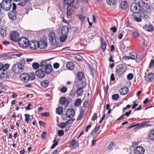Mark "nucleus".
<instances>
[{
	"label": "nucleus",
	"mask_w": 154,
	"mask_h": 154,
	"mask_svg": "<svg viewBox=\"0 0 154 154\" xmlns=\"http://www.w3.org/2000/svg\"><path fill=\"white\" fill-rule=\"evenodd\" d=\"M121 8L123 10H125L128 7V4L126 1H122L120 4Z\"/></svg>",
	"instance_id": "b1692460"
},
{
	"label": "nucleus",
	"mask_w": 154,
	"mask_h": 154,
	"mask_svg": "<svg viewBox=\"0 0 154 154\" xmlns=\"http://www.w3.org/2000/svg\"><path fill=\"white\" fill-rule=\"evenodd\" d=\"M148 123L147 122H145L140 125V126L137 127L138 129H140L142 128H143L145 127H147Z\"/></svg>",
	"instance_id": "ea45409f"
},
{
	"label": "nucleus",
	"mask_w": 154,
	"mask_h": 154,
	"mask_svg": "<svg viewBox=\"0 0 154 154\" xmlns=\"http://www.w3.org/2000/svg\"><path fill=\"white\" fill-rule=\"evenodd\" d=\"M101 47L102 50L103 51H104L106 49V43H104L101 44Z\"/></svg>",
	"instance_id": "864d4df0"
},
{
	"label": "nucleus",
	"mask_w": 154,
	"mask_h": 154,
	"mask_svg": "<svg viewBox=\"0 0 154 154\" xmlns=\"http://www.w3.org/2000/svg\"><path fill=\"white\" fill-rule=\"evenodd\" d=\"M75 111L73 109H68L66 111V115L69 118H72L75 115Z\"/></svg>",
	"instance_id": "4468645a"
},
{
	"label": "nucleus",
	"mask_w": 154,
	"mask_h": 154,
	"mask_svg": "<svg viewBox=\"0 0 154 154\" xmlns=\"http://www.w3.org/2000/svg\"><path fill=\"white\" fill-rule=\"evenodd\" d=\"M6 29L3 27L0 28V34L3 36L6 35Z\"/></svg>",
	"instance_id": "473e14b6"
},
{
	"label": "nucleus",
	"mask_w": 154,
	"mask_h": 154,
	"mask_svg": "<svg viewBox=\"0 0 154 154\" xmlns=\"http://www.w3.org/2000/svg\"><path fill=\"white\" fill-rule=\"evenodd\" d=\"M49 41H51V39L54 38L56 37L55 35V34L54 32H51L49 34Z\"/></svg>",
	"instance_id": "4c0bfd02"
},
{
	"label": "nucleus",
	"mask_w": 154,
	"mask_h": 154,
	"mask_svg": "<svg viewBox=\"0 0 154 154\" xmlns=\"http://www.w3.org/2000/svg\"><path fill=\"white\" fill-rule=\"evenodd\" d=\"M24 116L25 117V121L26 122H28L30 120V118H29V114H25Z\"/></svg>",
	"instance_id": "bf43d9fd"
},
{
	"label": "nucleus",
	"mask_w": 154,
	"mask_h": 154,
	"mask_svg": "<svg viewBox=\"0 0 154 154\" xmlns=\"http://www.w3.org/2000/svg\"><path fill=\"white\" fill-rule=\"evenodd\" d=\"M154 73L152 72H149L148 74L147 75L145 76V80L146 82H149L152 81L154 78Z\"/></svg>",
	"instance_id": "ddd939ff"
},
{
	"label": "nucleus",
	"mask_w": 154,
	"mask_h": 154,
	"mask_svg": "<svg viewBox=\"0 0 154 154\" xmlns=\"http://www.w3.org/2000/svg\"><path fill=\"white\" fill-rule=\"evenodd\" d=\"M39 48L40 49H44L45 48L47 45V42L45 40H41L40 42H39Z\"/></svg>",
	"instance_id": "412c9836"
},
{
	"label": "nucleus",
	"mask_w": 154,
	"mask_h": 154,
	"mask_svg": "<svg viewBox=\"0 0 154 154\" xmlns=\"http://www.w3.org/2000/svg\"><path fill=\"white\" fill-rule=\"evenodd\" d=\"M60 103L62 105H65L66 106L68 105L69 103V101L67 100L65 97H61Z\"/></svg>",
	"instance_id": "a211bd4d"
},
{
	"label": "nucleus",
	"mask_w": 154,
	"mask_h": 154,
	"mask_svg": "<svg viewBox=\"0 0 154 154\" xmlns=\"http://www.w3.org/2000/svg\"><path fill=\"white\" fill-rule=\"evenodd\" d=\"M75 120V119H72L68 120L66 122V125H70L72 124Z\"/></svg>",
	"instance_id": "603ef678"
},
{
	"label": "nucleus",
	"mask_w": 154,
	"mask_h": 154,
	"mask_svg": "<svg viewBox=\"0 0 154 154\" xmlns=\"http://www.w3.org/2000/svg\"><path fill=\"white\" fill-rule=\"evenodd\" d=\"M154 65V60L153 59H152L151 60L150 62L148 68L149 69H151L152 68Z\"/></svg>",
	"instance_id": "09e8293b"
},
{
	"label": "nucleus",
	"mask_w": 154,
	"mask_h": 154,
	"mask_svg": "<svg viewBox=\"0 0 154 154\" xmlns=\"http://www.w3.org/2000/svg\"><path fill=\"white\" fill-rule=\"evenodd\" d=\"M53 143V144L51 147V149H54L58 144V141L55 139L54 140Z\"/></svg>",
	"instance_id": "de8ad7c7"
},
{
	"label": "nucleus",
	"mask_w": 154,
	"mask_h": 154,
	"mask_svg": "<svg viewBox=\"0 0 154 154\" xmlns=\"http://www.w3.org/2000/svg\"><path fill=\"white\" fill-rule=\"evenodd\" d=\"M119 97V95L118 94H114L112 96V99L114 100H117Z\"/></svg>",
	"instance_id": "a18cd8bd"
},
{
	"label": "nucleus",
	"mask_w": 154,
	"mask_h": 154,
	"mask_svg": "<svg viewBox=\"0 0 154 154\" xmlns=\"http://www.w3.org/2000/svg\"><path fill=\"white\" fill-rule=\"evenodd\" d=\"M66 66L68 69L71 70H73L75 66L74 63L71 62H67L66 64Z\"/></svg>",
	"instance_id": "6ab92c4d"
},
{
	"label": "nucleus",
	"mask_w": 154,
	"mask_h": 154,
	"mask_svg": "<svg viewBox=\"0 0 154 154\" xmlns=\"http://www.w3.org/2000/svg\"><path fill=\"white\" fill-rule=\"evenodd\" d=\"M128 92V89L126 87L122 88L119 91L120 94L122 95H125L127 94Z\"/></svg>",
	"instance_id": "5701e85b"
},
{
	"label": "nucleus",
	"mask_w": 154,
	"mask_h": 154,
	"mask_svg": "<svg viewBox=\"0 0 154 154\" xmlns=\"http://www.w3.org/2000/svg\"><path fill=\"white\" fill-rule=\"evenodd\" d=\"M144 29L148 32H152L153 30V26L150 24L146 25L143 26Z\"/></svg>",
	"instance_id": "4be33fe9"
},
{
	"label": "nucleus",
	"mask_w": 154,
	"mask_h": 154,
	"mask_svg": "<svg viewBox=\"0 0 154 154\" xmlns=\"http://www.w3.org/2000/svg\"><path fill=\"white\" fill-rule=\"evenodd\" d=\"M134 19L135 21H136L137 22H140L141 21L142 19H141V17H138L136 16H134Z\"/></svg>",
	"instance_id": "13d9d810"
},
{
	"label": "nucleus",
	"mask_w": 154,
	"mask_h": 154,
	"mask_svg": "<svg viewBox=\"0 0 154 154\" xmlns=\"http://www.w3.org/2000/svg\"><path fill=\"white\" fill-rule=\"evenodd\" d=\"M73 13L72 11V10H70V7L69 6H67V8L66 15L68 18H69L70 17L71 15Z\"/></svg>",
	"instance_id": "c756f323"
},
{
	"label": "nucleus",
	"mask_w": 154,
	"mask_h": 154,
	"mask_svg": "<svg viewBox=\"0 0 154 154\" xmlns=\"http://www.w3.org/2000/svg\"><path fill=\"white\" fill-rule=\"evenodd\" d=\"M18 44L20 47L26 48L28 47L29 42L28 39L25 37H21L18 40Z\"/></svg>",
	"instance_id": "39448f33"
},
{
	"label": "nucleus",
	"mask_w": 154,
	"mask_h": 154,
	"mask_svg": "<svg viewBox=\"0 0 154 154\" xmlns=\"http://www.w3.org/2000/svg\"><path fill=\"white\" fill-rule=\"evenodd\" d=\"M30 77L29 75L26 72H23L20 75V79L21 82L26 83L29 81Z\"/></svg>",
	"instance_id": "1a4fd4ad"
},
{
	"label": "nucleus",
	"mask_w": 154,
	"mask_h": 154,
	"mask_svg": "<svg viewBox=\"0 0 154 154\" xmlns=\"http://www.w3.org/2000/svg\"><path fill=\"white\" fill-rule=\"evenodd\" d=\"M17 63L14 64L12 67V71L15 73H20L24 70V68L22 67L21 65Z\"/></svg>",
	"instance_id": "6e6552de"
},
{
	"label": "nucleus",
	"mask_w": 154,
	"mask_h": 154,
	"mask_svg": "<svg viewBox=\"0 0 154 154\" xmlns=\"http://www.w3.org/2000/svg\"><path fill=\"white\" fill-rule=\"evenodd\" d=\"M59 41L58 38L56 37L51 39L50 42L53 45L56 46L58 44Z\"/></svg>",
	"instance_id": "393cba45"
},
{
	"label": "nucleus",
	"mask_w": 154,
	"mask_h": 154,
	"mask_svg": "<svg viewBox=\"0 0 154 154\" xmlns=\"http://www.w3.org/2000/svg\"><path fill=\"white\" fill-rule=\"evenodd\" d=\"M133 76L134 75L132 73H129L127 75V79L129 80H131L133 79Z\"/></svg>",
	"instance_id": "8fccbe9b"
},
{
	"label": "nucleus",
	"mask_w": 154,
	"mask_h": 154,
	"mask_svg": "<svg viewBox=\"0 0 154 154\" xmlns=\"http://www.w3.org/2000/svg\"><path fill=\"white\" fill-rule=\"evenodd\" d=\"M114 143L113 142H112L110 143L109 144L108 146L109 149H111L112 148V146H113Z\"/></svg>",
	"instance_id": "e2e57ef3"
},
{
	"label": "nucleus",
	"mask_w": 154,
	"mask_h": 154,
	"mask_svg": "<svg viewBox=\"0 0 154 154\" xmlns=\"http://www.w3.org/2000/svg\"><path fill=\"white\" fill-rule=\"evenodd\" d=\"M78 17L82 21H83L85 19V17L84 16L82 15H79Z\"/></svg>",
	"instance_id": "69168bd1"
},
{
	"label": "nucleus",
	"mask_w": 154,
	"mask_h": 154,
	"mask_svg": "<svg viewBox=\"0 0 154 154\" xmlns=\"http://www.w3.org/2000/svg\"><path fill=\"white\" fill-rule=\"evenodd\" d=\"M51 60V59L43 60L40 63V66L42 69H45V73L49 74L52 71V68L50 64L47 63V61Z\"/></svg>",
	"instance_id": "f03ea898"
},
{
	"label": "nucleus",
	"mask_w": 154,
	"mask_h": 154,
	"mask_svg": "<svg viewBox=\"0 0 154 154\" xmlns=\"http://www.w3.org/2000/svg\"><path fill=\"white\" fill-rule=\"evenodd\" d=\"M75 143V139H73L69 143V145L70 146L74 148Z\"/></svg>",
	"instance_id": "3c124183"
},
{
	"label": "nucleus",
	"mask_w": 154,
	"mask_h": 154,
	"mask_svg": "<svg viewBox=\"0 0 154 154\" xmlns=\"http://www.w3.org/2000/svg\"><path fill=\"white\" fill-rule=\"evenodd\" d=\"M110 30H112V32L113 33H115L116 32L117 30V29L116 26H114L112 27H111L110 28Z\"/></svg>",
	"instance_id": "774afa93"
},
{
	"label": "nucleus",
	"mask_w": 154,
	"mask_h": 154,
	"mask_svg": "<svg viewBox=\"0 0 154 154\" xmlns=\"http://www.w3.org/2000/svg\"><path fill=\"white\" fill-rule=\"evenodd\" d=\"M19 34L16 31H14L11 32L10 39L12 41L15 42L18 41L19 40Z\"/></svg>",
	"instance_id": "9d476101"
},
{
	"label": "nucleus",
	"mask_w": 154,
	"mask_h": 154,
	"mask_svg": "<svg viewBox=\"0 0 154 154\" xmlns=\"http://www.w3.org/2000/svg\"><path fill=\"white\" fill-rule=\"evenodd\" d=\"M63 112V108L61 106L57 107L56 109V112L59 115H61Z\"/></svg>",
	"instance_id": "2f4dec72"
},
{
	"label": "nucleus",
	"mask_w": 154,
	"mask_h": 154,
	"mask_svg": "<svg viewBox=\"0 0 154 154\" xmlns=\"http://www.w3.org/2000/svg\"><path fill=\"white\" fill-rule=\"evenodd\" d=\"M17 8L16 5L15 3L13 4L12 10L11 11L8 13V15L9 18L11 20H15L16 19V13L15 10Z\"/></svg>",
	"instance_id": "423d86ee"
},
{
	"label": "nucleus",
	"mask_w": 154,
	"mask_h": 154,
	"mask_svg": "<svg viewBox=\"0 0 154 154\" xmlns=\"http://www.w3.org/2000/svg\"><path fill=\"white\" fill-rule=\"evenodd\" d=\"M12 0H2L1 4L2 8L7 11L10 10L13 7Z\"/></svg>",
	"instance_id": "20e7f679"
},
{
	"label": "nucleus",
	"mask_w": 154,
	"mask_h": 154,
	"mask_svg": "<svg viewBox=\"0 0 154 154\" xmlns=\"http://www.w3.org/2000/svg\"><path fill=\"white\" fill-rule=\"evenodd\" d=\"M26 61L25 60L22 59L20 60V61L18 63L19 64H20L21 65L22 67L24 69V65L26 64Z\"/></svg>",
	"instance_id": "37998d69"
},
{
	"label": "nucleus",
	"mask_w": 154,
	"mask_h": 154,
	"mask_svg": "<svg viewBox=\"0 0 154 154\" xmlns=\"http://www.w3.org/2000/svg\"><path fill=\"white\" fill-rule=\"evenodd\" d=\"M88 101H85L83 104V106L85 108H86L88 107Z\"/></svg>",
	"instance_id": "0e129e2a"
},
{
	"label": "nucleus",
	"mask_w": 154,
	"mask_h": 154,
	"mask_svg": "<svg viewBox=\"0 0 154 154\" xmlns=\"http://www.w3.org/2000/svg\"><path fill=\"white\" fill-rule=\"evenodd\" d=\"M40 64L39 65L38 63L34 62L32 64V68L35 69H37L39 68Z\"/></svg>",
	"instance_id": "c9c22d12"
},
{
	"label": "nucleus",
	"mask_w": 154,
	"mask_h": 154,
	"mask_svg": "<svg viewBox=\"0 0 154 154\" xmlns=\"http://www.w3.org/2000/svg\"><path fill=\"white\" fill-rule=\"evenodd\" d=\"M10 65L8 64H5L3 65L2 64V70L3 71H5L7 70L9 67Z\"/></svg>",
	"instance_id": "58836bf2"
},
{
	"label": "nucleus",
	"mask_w": 154,
	"mask_h": 154,
	"mask_svg": "<svg viewBox=\"0 0 154 154\" xmlns=\"http://www.w3.org/2000/svg\"><path fill=\"white\" fill-rule=\"evenodd\" d=\"M116 0H106L107 4L110 5H114L116 3Z\"/></svg>",
	"instance_id": "72a5a7b5"
},
{
	"label": "nucleus",
	"mask_w": 154,
	"mask_h": 154,
	"mask_svg": "<svg viewBox=\"0 0 154 154\" xmlns=\"http://www.w3.org/2000/svg\"><path fill=\"white\" fill-rule=\"evenodd\" d=\"M58 126L61 128H63L67 126V125L66 122H62L58 125Z\"/></svg>",
	"instance_id": "79ce46f5"
},
{
	"label": "nucleus",
	"mask_w": 154,
	"mask_h": 154,
	"mask_svg": "<svg viewBox=\"0 0 154 154\" xmlns=\"http://www.w3.org/2000/svg\"><path fill=\"white\" fill-rule=\"evenodd\" d=\"M67 90V88L66 87H62L60 90V91L62 93H64L66 92Z\"/></svg>",
	"instance_id": "338daca9"
},
{
	"label": "nucleus",
	"mask_w": 154,
	"mask_h": 154,
	"mask_svg": "<svg viewBox=\"0 0 154 154\" xmlns=\"http://www.w3.org/2000/svg\"><path fill=\"white\" fill-rule=\"evenodd\" d=\"M39 42L36 40H33L29 42L28 47L31 50H34L39 48Z\"/></svg>",
	"instance_id": "0eeeda50"
},
{
	"label": "nucleus",
	"mask_w": 154,
	"mask_h": 154,
	"mask_svg": "<svg viewBox=\"0 0 154 154\" xmlns=\"http://www.w3.org/2000/svg\"><path fill=\"white\" fill-rule=\"evenodd\" d=\"M100 127V125H99L97 127L95 128L92 133L93 132L94 133H96L99 130Z\"/></svg>",
	"instance_id": "680f3d73"
},
{
	"label": "nucleus",
	"mask_w": 154,
	"mask_h": 154,
	"mask_svg": "<svg viewBox=\"0 0 154 154\" xmlns=\"http://www.w3.org/2000/svg\"><path fill=\"white\" fill-rule=\"evenodd\" d=\"M130 9L134 13L139 14L144 9L148 12H150L151 9L149 4L145 2L144 0H135V3L131 6Z\"/></svg>",
	"instance_id": "f257e3e1"
},
{
	"label": "nucleus",
	"mask_w": 154,
	"mask_h": 154,
	"mask_svg": "<svg viewBox=\"0 0 154 154\" xmlns=\"http://www.w3.org/2000/svg\"><path fill=\"white\" fill-rule=\"evenodd\" d=\"M1 80V79L5 80L8 79L11 77L10 73L2 72L0 75Z\"/></svg>",
	"instance_id": "f3484780"
},
{
	"label": "nucleus",
	"mask_w": 154,
	"mask_h": 154,
	"mask_svg": "<svg viewBox=\"0 0 154 154\" xmlns=\"http://www.w3.org/2000/svg\"><path fill=\"white\" fill-rule=\"evenodd\" d=\"M148 137L149 139L152 140H154V129L149 131Z\"/></svg>",
	"instance_id": "cd10ccee"
},
{
	"label": "nucleus",
	"mask_w": 154,
	"mask_h": 154,
	"mask_svg": "<svg viewBox=\"0 0 154 154\" xmlns=\"http://www.w3.org/2000/svg\"><path fill=\"white\" fill-rule=\"evenodd\" d=\"M67 6H69L70 7V10H72V11L73 12H74L75 10L76 9V7L75 6L73 5H70V4H68Z\"/></svg>",
	"instance_id": "052dcab7"
},
{
	"label": "nucleus",
	"mask_w": 154,
	"mask_h": 154,
	"mask_svg": "<svg viewBox=\"0 0 154 154\" xmlns=\"http://www.w3.org/2000/svg\"><path fill=\"white\" fill-rule=\"evenodd\" d=\"M134 154H144L145 149L142 147L138 146L134 149Z\"/></svg>",
	"instance_id": "9b49d317"
},
{
	"label": "nucleus",
	"mask_w": 154,
	"mask_h": 154,
	"mask_svg": "<svg viewBox=\"0 0 154 154\" xmlns=\"http://www.w3.org/2000/svg\"><path fill=\"white\" fill-rule=\"evenodd\" d=\"M77 77L79 80L81 81L84 79V75L83 72L80 71L77 74Z\"/></svg>",
	"instance_id": "c85d7f7f"
},
{
	"label": "nucleus",
	"mask_w": 154,
	"mask_h": 154,
	"mask_svg": "<svg viewBox=\"0 0 154 154\" xmlns=\"http://www.w3.org/2000/svg\"><path fill=\"white\" fill-rule=\"evenodd\" d=\"M84 111L83 110H81L80 112V114L77 119V121L79 120L82 119L84 116Z\"/></svg>",
	"instance_id": "f704fd0d"
},
{
	"label": "nucleus",
	"mask_w": 154,
	"mask_h": 154,
	"mask_svg": "<svg viewBox=\"0 0 154 154\" xmlns=\"http://www.w3.org/2000/svg\"><path fill=\"white\" fill-rule=\"evenodd\" d=\"M49 83V82L48 80H45L41 82V85L43 88H46L48 86Z\"/></svg>",
	"instance_id": "a878e982"
},
{
	"label": "nucleus",
	"mask_w": 154,
	"mask_h": 154,
	"mask_svg": "<svg viewBox=\"0 0 154 154\" xmlns=\"http://www.w3.org/2000/svg\"><path fill=\"white\" fill-rule=\"evenodd\" d=\"M30 77L29 81H32L35 79V74L34 73H31L29 75Z\"/></svg>",
	"instance_id": "c03bdc74"
},
{
	"label": "nucleus",
	"mask_w": 154,
	"mask_h": 154,
	"mask_svg": "<svg viewBox=\"0 0 154 154\" xmlns=\"http://www.w3.org/2000/svg\"><path fill=\"white\" fill-rule=\"evenodd\" d=\"M81 103V98H78L74 103L75 105L76 106H78L80 105Z\"/></svg>",
	"instance_id": "e433bc0d"
},
{
	"label": "nucleus",
	"mask_w": 154,
	"mask_h": 154,
	"mask_svg": "<svg viewBox=\"0 0 154 154\" xmlns=\"http://www.w3.org/2000/svg\"><path fill=\"white\" fill-rule=\"evenodd\" d=\"M45 74L44 70L41 69H39L37 70L35 72V75L41 79L44 78Z\"/></svg>",
	"instance_id": "f8f14e48"
},
{
	"label": "nucleus",
	"mask_w": 154,
	"mask_h": 154,
	"mask_svg": "<svg viewBox=\"0 0 154 154\" xmlns=\"http://www.w3.org/2000/svg\"><path fill=\"white\" fill-rule=\"evenodd\" d=\"M132 33L135 37H139V34L137 32L133 31L132 32Z\"/></svg>",
	"instance_id": "4d7b16f0"
},
{
	"label": "nucleus",
	"mask_w": 154,
	"mask_h": 154,
	"mask_svg": "<svg viewBox=\"0 0 154 154\" xmlns=\"http://www.w3.org/2000/svg\"><path fill=\"white\" fill-rule=\"evenodd\" d=\"M69 31L68 27L67 26H63L61 29L60 33L63 35H67Z\"/></svg>",
	"instance_id": "2eb2a0df"
},
{
	"label": "nucleus",
	"mask_w": 154,
	"mask_h": 154,
	"mask_svg": "<svg viewBox=\"0 0 154 154\" xmlns=\"http://www.w3.org/2000/svg\"><path fill=\"white\" fill-rule=\"evenodd\" d=\"M15 2H20L18 5L24 6L29 2V0H13Z\"/></svg>",
	"instance_id": "dca6fc26"
},
{
	"label": "nucleus",
	"mask_w": 154,
	"mask_h": 154,
	"mask_svg": "<svg viewBox=\"0 0 154 154\" xmlns=\"http://www.w3.org/2000/svg\"><path fill=\"white\" fill-rule=\"evenodd\" d=\"M149 12H148L146 11H145L144 9H143L140 11V13H139L140 14L139 17L146 19L148 17V15L147 13Z\"/></svg>",
	"instance_id": "aec40b11"
},
{
	"label": "nucleus",
	"mask_w": 154,
	"mask_h": 154,
	"mask_svg": "<svg viewBox=\"0 0 154 154\" xmlns=\"http://www.w3.org/2000/svg\"><path fill=\"white\" fill-rule=\"evenodd\" d=\"M83 88H78L76 91V93L79 96H81L83 95Z\"/></svg>",
	"instance_id": "7c9ffc66"
},
{
	"label": "nucleus",
	"mask_w": 154,
	"mask_h": 154,
	"mask_svg": "<svg viewBox=\"0 0 154 154\" xmlns=\"http://www.w3.org/2000/svg\"><path fill=\"white\" fill-rule=\"evenodd\" d=\"M129 55L131 59L135 60L137 58V55L136 52L132 51L130 53Z\"/></svg>",
	"instance_id": "bb28decb"
},
{
	"label": "nucleus",
	"mask_w": 154,
	"mask_h": 154,
	"mask_svg": "<svg viewBox=\"0 0 154 154\" xmlns=\"http://www.w3.org/2000/svg\"><path fill=\"white\" fill-rule=\"evenodd\" d=\"M126 71L124 64L120 63L116 67L115 74L116 76L120 77L123 75Z\"/></svg>",
	"instance_id": "7ed1b4c3"
},
{
	"label": "nucleus",
	"mask_w": 154,
	"mask_h": 154,
	"mask_svg": "<svg viewBox=\"0 0 154 154\" xmlns=\"http://www.w3.org/2000/svg\"><path fill=\"white\" fill-rule=\"evenodd\" d=\"M67 38V35H62V36L60 37V41L61 42H64Z\"/></svg>",
	"instance_id": "a19ab883"
},
{
	"label": "nucleus",
	"mask_w": 154,
	"mask_h": 154,
	"mask_svg": "<svg viewBox=\"0 0 154 154\" xmlns=\"http://www.w3.org/2000/svg\"><path fill=\"white\" fill-rule=\"evenodd\" d=\"M86 86V83L85 81H82L79 83V86L80 87V88H85Z\"/></svg>",
	"instance_id": "49530a36"
},
{
	"label": "nucleus",
	"mask_w": 154,
	"mask_h": 154,
	"mask_svg": "<svg viewBox=\"0 0 154 154\" xmlns=\"http://www.w3.org/2000/svg\"><path fill=\"white\" fill-rule=\"evenodd\" d=\"M64 3L67 5L72 3L74 0H64Z\"/></svg>",
	"instance_id": "6e6d98bb"
},
{
	"label": "nucleus",
	"mask_w": 154,
	"mask_h": 154,
	"mask_svg": "<svg viewBox=\"0 0 154 154\" xmlns=\"http://www.w3.org/2000/svg\"><path fill=\"white\" fill-rule=\"evenodd\" d=\"M64 131L63 130H59L58 131L57 134L58 136L61 137L63 135Z\"/></svg>",
	"instance_id": "5fc2aeb1"
}]
</instances>
